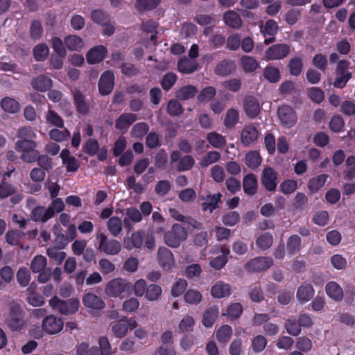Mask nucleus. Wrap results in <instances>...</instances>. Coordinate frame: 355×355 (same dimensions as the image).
I'll return each mask as SVG.
<instances>
[{
  "mask_svg": "<svg viewBox=\"0 0 355 355\" xmlns=\"http://www.w3.org/2000/svg\"><path fill=\"white\" fill-rule=\"evenodd\" d=\"M63 327L64 322L62 318L49 315L43 319L42 329L40 327H33L29 333L35 338H40L43 336L44 331L50 335L57 334L62 330Z\"/></svg>",
  "mask_w": 355,
  "mask_h": 355,
  "instance_id": "f257e3e1",
  "label": "nucleus"
},
{
  "mask_svg": "<svg viewBox=\"0 0 355 355\" xmlns=\"http://www.w3.org/2000/svg\"><path fill=\"white\" fill-rule=\"evenodd\" d=\"M132 288V284L128 279L123 278H114L105 286V293L110 297L123 298L129 295Z\"/></svg>",
  "mask_w": 355,
  "mask_h": 355,
  "instance_id": "f03ea898",
  "label": "nucleus"
},
{
  "mask_svg": "<svg viewBox=\"0 0 355 355\" xmlns=\"http://www.w3.org/2000/svg\"><path fill=\"white\" fill-rule=\"evenodd\" d=\"M36 148L37 143L35 141L18 140L15 144L16 150L21 153V159L28 163L37 160L39 152Z\"/></svg>",
  "mask_w": 355,
  "mask_h": 355,
  "instance_id": "7ed1b4c3",
  "label": "nucleus"
},
{
  "mask_svg": "<svg viewBox=\"0 0 355 355\" xmlns=\"http://www.w3.org/2000/svg\"><path fill=\"white\" fill-rule=\"evenodd\" d=\"M186 230L179 224H174L164 235L165 243L171 248H178L187 239Z\"/></svg>",
  "mask_w": 355,
  "mask_h": 355,
  "instance_id": "20e7f679",
  "label": "nucleus"
},
{
  "mask_svg": "<svg viewBox=\"0 0 355 355\" xmlns=\"http://www.w3.org/2000/svg\"><path fill=\"white\" fill-rule=\"evenodd\" d=\"M6 323L12 331H19L25 327L24 312L20 304L17 303L11 304Z\"/></svg>",
  "mask_w": 355,
  "mask_h": 355,
  "instance_id": "39448f33",
  "label": "nucleus"
},
{
  "mask_svg": "<svg viewBox=\"0 0 355 355\" xmlns=\"http://www.w3.org/2000/svg\"><path fill=\"white\" fill-rule=\"evenodd\" d=\"M50 306L62 314H73L78 311L79 301L76 298L61 300L55 296L49 301Z\"/></svg>",
  "mask_w": 355,
  "mask_h": 355,
  "instance_id": "423d86ee",
  "label": "nucleus"
},
{
  "mask_svg": "<svg viewBox=\"0 0 355 355\" xmlns=\"http://www.w3.org/2000/svg\"><path fill=\"white\" fill-rule=\"evenodd\" d=\"M349 62L345 60L338 62L336 69V78L333 83L334 87L344 88L347 82L352 78V73L349 71Z\"/></svg>",
  "mask_w": 355,
  "mask_h": 355,
  "instance_id": "0eeeda50",
  "label": "nucleus"
},
{
  "mask_svg": "<svg viewBox=\"0 0 355 355\" xmlns=\"http://www.w3.org/2000/svg\"><path fill=\"white\" fill-rule=\"evenodd\" d=\"M278 119L286 128L293 127L297 121V116L293 108L288 105H282L277 111Z\"/></svg>",
  "mask_w": 355,
  "mask_h": 355,
  "instance_id": "6e6552de",
  "label": "nucleus"
},
{
  "mask_svg": "<svg viewBox=\"0 0 355 355\" xmlns=\"http://www.w3.org/2000/svg\"><path fill=\"white\" fill-rule=\"evenodd\" d=\"M99 239L98 249L108 255H116L121 250V244L115 239H108L107 236L101 233L97 234Z\"/></svg>",
  "mask_w": 355,
  "mask_h": 355,
  "instance_id": "1a4fd4ad",
  "label": "nucleus"
},
{
  "mask_svg": "<svg viewBox=\"0 0 355 355\" xmlns=\"http://www.w3.org/2000/svg\"><path fill=\"white\" fill-rule=\"evenodd\" d=\"M137 322L132 318H124L114 323L111 327V335L121 338L125 337L129 330L136 328Z\"/></svg>",
  "mask_w": 355,
  "mask_h": 355,
  "instance_id": "9d476101",
  "label": "nucleus"
},
{
  "mask_svg": "<svg viewBox=\"0 0 355 355\" xmlns=\"http://www.w3.org/2000/svg\"><path fill=\"white\" fill-rule=\"evenodd\" d=\"M273 264L271 257H257L246 263L245 268L248 272H260L268 270Z\"/></svg>",
  "mask_w": 355,
  "mask_h": 355,
  "instance_id": "9b49d317",
  "label": "nucleus"
},
{
  "mask_svg": "<svg viewBox=\"0 0 355 355\" xmlns=\"http://www.w3.org/2000/svg\"><path fill=\"white\" fill-rule=\"evenodd\" d=\"M291 51V47L286 44H277L269 47L265 52L266 60H281L286 57Z\"/></svg>",
  "mask_w": 355,
  "mask_h": 355,
  "instance_id": "f8f14e48",
  "label": "nucleus"
},
{
  "mask_svg": "<svg viewBox=\"0 0 355 355\" xmlns=\"http://www.w3.org/2000/svg\"><path fill=\"white\" fill-rule=\"evenodd\" d=\"M157 260L160 266L165 270H171L176 266L173 253L165 247L159 248Z\"/></svg>",
  "mask_w": 355,
  "mask_h": 355,
  "instance_id": "ddd939ff",
  "label": "nucleus"
},
{
  "mask_svg": "<svg viewBox=\"0 0 355 355\" xmlns=\"http://www.w3.org/2000/svg\"><path fill=\"white\" fill-rule=\"evenodd\" d=\"M229 252V250L225 247H218L214 249L211 253L216 255V257L210 259V266L216 270H220L223 268L227 261V256Z\"/></svg>",
  "mask_w": 355,
  "mask_h": 355,
  "instance_id": "4468645a",
  "label": "nucleus"
},
{
  "mask_svg": "<svg viewBox=\"0 0 355 355\" xmlns=\"http://www.w3.org/2000/svg\"><path fill=\"white\" fill-rule=\"evenodd\" d=\"M114 76L110 71L104 72L98 82L99 92L102 95H107L110 94L114 88Z\"/></svg>",
  "mask_w": 355,
  "mask_h": 355,
  "instance_id": "2eb2a0df",
  "label": "nucleus"
},
{
  "mask_svg": "<svg viewBox=\"0 0 355 355\" xmlns=\"http://www.w3.org/2000/svg\"><path fill=\"white\" fill-rule=\"evenodd\" d=\"M277 175L271 167L263 168L261 180L263 185L268 191H274L277 187Z\"/></svg>",
  "mask_w": 355,
  "mask_h": 355,
  "instance_id": "dca6fc26",
  "label": "nucleus"
},
{
  "mask_svg": "<svg viewBox=\"0 0 355 355\" xmlns=\"http://www.w3.org/2000/svg\"><path fill=\"white\" fill-rule=\"evenodd\" d=\"M107 49L103 45H98L92 48L87 53L86 58L91 64L99 63L105 57Z\"/></svg>",
  "mask_w": 355,
  "mask_h": 355,
  "instance_id": "f3484780",
  "label": "nucleus"
},
{
  "mask_svg": "<svg viewBox=\"0 0 355 355\" xmlns=\"http://www.w3.org/2000/svg\"><path fill=\"white\" fill-rule=\"evenodd\" d=\"M60 157L67 172H75L78 171L80 167L79 162L71 155L68 149H63L60 153Z\"/></svg>",
  "mask_w": 355,
  "mask_h": 355,
  "instance_id": "a211bd4d",
  "label": "nucleus"
},
{
  "mask_svg": "<svg viewBox=\"0 0 355 355\" xmlns=\"http://www.w3.org/2000/svg\"><path fill=\"white\" fill-rule=\"evenodd\" d=\"M258 136L259 132L255 126L246 125L241 132V141L243 145L249 146L257 139Z\"/></svg>",
  "mask_w": 355,
  "mask_h": 355,
  "instance_id": "6ab92c4d",
  "label": "nucleus"
},
{
  "mask_svg": "<svg viewBox=\"0 0 355 355\" xmlns=\"http://www.w3.org/2000/svg\"><path fill=\"white\" fill-rule=\"evenodd\" d=\"M315 291L310 284H302L297 291L296 297L300 304H304L313 297Z\"/></svg>",
  "mask_w": 355,
  "mask_h": 355,
  "instance_id": "aec40b11",
  "label": "nucleus"
},
{
  "mask_svg": "<svg viewBox=\"0 0 355 355\" xmlns=\"http://www.w3.org/2000/svg\"><path fill=\"white\" fill-rule=\"evenodd\" d=\"M231 294V286L222 281L216 282L211 288V295L214 298L227 297Z\"/></svg>",
  "mask_w": 355,
  "mask_h": 355,
  "instance_id": "412c9836",
  "label": "nucleus"
},
{
  "mask_svg": "<svg viewBox=\"0 0 355 355\" xmlns=\"http://www.w3.org/2000/svg\"><path fill=\"white\" fill-rule=\"evenodd\" d=\"M260 31L264 37L267 35L271 36L269 38H266L264 40V43L266 44H269L275 41L274 35L277 33L278 26L277 23L272 19H270L266 21L265 26L262 24L259 26Z\"/></svg>",
  "mask_w": 355,
  "mask_h": 355,
  "instance_id": "4be33fe9",
  "label": "nucleus"
},
{
  "mask_svg": "<svg viewBox=\"0 0 355 355\" xmlns=\"http://www.w3.org/2000/svg\"><path fill=\"white\" fill-rule=\"evenodd\" d=\"M137 119V116L135 114L123 113L116 119L115 127L119 130L125 132Z\"/></svg>",
  "mask_w": 355,
  "mask_h": 355,
  "instance_id": "5701e85b",
  "label": "nucleus"
},
{
  "mask_svg": "<svg viewBox=\"0 0 355 355\" xmlns=\"http://www.w3.org/2000/svg\"><path fill=\"white\" fill-rule=\"evenodd\" d=\"M31 218L34 221L45 223L53 218V216L49 207L38 206L32 210Z\"/></svg>",
  "mask_w": 355,
  "mask_h": 355,
  "instance_id": "b1692460",
  "label": "nucleus"
},
{
  "mask_svg": "<svg viewBox=\"0 0 355 355\" xmlns=\"http://www.w3.org/2000/svg\"><path fill=\"white\" fill-rule=\"evenodd\" d=\"M244 110L249 117L253 119L260 112L261 105L255 98L248 96L244 103Z\"/></svg>",
  "mask_w": 355,
  "mask_h": 355,
  "instance_id": "393cba45",
  "label": "nucleus"
},
{
  "mask_svg": "<svg viewBox=\"0 0 355 355\" xmlns=\"http://www.w3.org/2000/svg\"><path fill=\"white\" fill-rule=\"evenodd\" d=\"M83 303L85 306L92 309H102L105 306L103 300L94 293H87L83 298Z\"/></svg>",
  "mask_w": 355,
  "mask_h": 355,
  "instance_id": "a878e982",
  "label": "nucleus"
},
{
  "mask_svg": "<svg viewBox=\"0 0 355 355\" xmlns=\"http://www.w3.org/2000/svg\"><path fill=\"white\" fill-rule=\"evenodd\" d=\"M65 227H67L66 234H60L55 239V241L60 244L61 248H64L69 241L74 240L77 236L75 225L70 224Z\"/></svg>",
  "mask_w": 355,
  "mask_h": 355,
  "instance_id": "bb28decb",
  "label": "nucleus"
},
{
  "mask_svg": "<svg viewBox=\"0 0 355 355\" xmlns=\"http://www.w3.org/2000/svg\"><path fill=\"white\" fill-rule=\"evenodd\" d=\"M243 191L246 194L250 196L254 195L257 193L258 188L257 177L252 173L246 175L243 180Z\"/></svg>",
  "mask_w": 355,
  "mask_h": 355,
  "instance_id": "cd10ccee",
  "label": "nucleus"
},
{
  "mask_svg": "<svg viewBox=\"0 0 355 355\" xmlns=\"http://www.w3.org/2000/svg\"><path fill=\"white\" fill-rule=\"evenodd\" d=\"M143 244V235L140 232H133L130 237H125L123 239L125 248L130 250L135 248H139Z\"/></svg>",
  "mask_w": 355,
  "mask_h": 355,
  "instance_id": "c85d7f7f",
  "label": "nucleus"
},
{
  "mask_svg": "<svg viewBox=\"0 0 355 355\" xmlns=\"http://www.w3.org/2000/svg\"><path fill=\"white\" fill-rule=\"evenodd\" d=\"M327 295L335 301H340L343 297V288L335 282H329L325 287Z\"/></svg>",
  "mask_w": 355,
  "mask_h": 355,
  "instance_id": "c756f323",
  "label": "nucleus"
},
{
  "mask_svg": "<svg viewBox=\"0 0 355 355\" xmlns=\"http://www.w3.org/2000/svg\"><path fill=\"white\" fill-rule=\"evenodd\" d=\"M198 68V64L196 61L185 57L181 58L178 62V69L183 73H191L196 71Z\"/></svg>",
  "mask_w": 355,
  "mask_h": 355,
  "instance_id": "7c9ffc66",
  "label": "nucleus"
},
{
  "mask_svg": "<svg viewBox=\"0 0 355 355\" xmlns=\"http://www.w3.org/2000/svg\"><path fill=\"white\" fill-rule=\"evenodd\" d=\"M222 195L220 193L209 195L202 203V209L204 211L211 213L218 207V204L220 202Z\"/></svg>",
  "mask_w": 355,
  "mask_h": 355,
  "instance_id": "2f4dec72",
  "label": "nucleus"
},
{
  "mask_svg": "<svg viewBox=\"0 0 355 355\" xmlns=\"http://www.w3.org/2000/svg\"><path fill=\"white\" fill-rule=\"evenodd\" d=\"M1 107L6 112L15 114L20 110V104L15 98L10 97L3 98L0 103Z\"/></svg>",
  "mask_w": 355,
  "mask_h": 355,
  "instance_id": "473e14b6",
  "label": "nucleus"
},
{
  "mask_svg": "<svg viewBox=\"0 0 355 355\" xmlns=\"http://www.w3.org/2000/svg\"><path fill=\"white\" fill-rule=\"evenodd\" d=\"M198 93V89L193 85H185L176 92V97L181 101H187L193 98Z\"/></svg>",
  "mask_w": 355,
  "mask_h": 355,
  "instance_id": "72a5a7b5",
  "label": "nucleus"
},
{
  "mask_svg": "<svg viewBox=\"0 0 355 355\" xmlns=\"http://www.w3.org/2000/svg\"><path fill=\"white\" fill-rule=\"evenodd\" d=\"M328 175L326 174H320L316 175L309 180L307 187L311 193H315L320 189L325 184Z\"/></svg>",
  "mask_w": 355,
  "mask_h": 355,
  "instance_id": "f704fd0d",
  "label": "nucleus"
},
{
  "mask_svg": "<svg viewBox=\"0 0 355 355\" xmlns=\"http://www.w3.org/2000/svg\"><path fill=\"white\" fill-rule=\"evenodd\" d=\"M225 24L234 28H239L242 26V20L239 15L234 10H228L223 15Z\"/></svg>",
  "mask_w": 355,
  "mask_h": 355,
  "instance_id": "c9c22d12",
  "label": "nucleus"
},
{
  "mask_svg": "<svg viewBox=\"0 0 355 355\" xmlns=\"http://www.w3.org/2000/svg\"><path fill=\"white\" fill-rule=\"evenodd\" d=\"M219 314L218 309L216 306H211L207 309L203 313L202 322L206 327H211L215 322Z\"/></svg>",
  "mask_w": 355,
  "mask_h": 355,
  "instance_id": "e433bc0d",
  "label": "nucleus"
},
{
  "mask_svg": "<svg viewBox=\"0 0 355 355\" xmlns=\"http://www.w3.org/2000/svg\"><path fill=\"white\" fill-rule=\"evenodd\" d=\"M64 44L71 51H80L85 46L83 39L75 35L67 36L64 39Z\"/></svg>",
  "mask_w": 355,
  "mask_h": 355,
  "instance_id": "4c0bfd02",
  "label": "nucleus"
},
{
  "mask_svg": "<svg viewBox=\"0 0 355 355\" xmlns=\"http://www.w3.org/2000/svg\"><path fill=\"white\" fill-rule=\"evenodd\" d=\"M207 140L214 148H222L226 144V139L216 132H210L207 135Z\"/></svg>",
  "mask_w": 355,
  "mask_h": 355,
  "instance_id": "58836bf2",
  "label": "nucleus"
},
{
  "mask_svg": "<svg viewBox=\"0 0 355 355\" xmlns=\"http://www.w3.org/2000/svg\"><path fill=\"white\" fill-rule=\"evenodd\" d=\"M33 87L40 92H44L52 86L51 80L46 76H38L32 81Z\"/></svg>",
  "mask_w": 355,
  "mask_h": 355,
  "instance_id": "ea45409f",
  "label": "nucleus"
},
{
  "mask_svg": "<svg viewBox=\"0 0 355 355\" xmlns=\"http://www.w3.org/2000/svg\"><path fill=\"white\" fill-rule=\"evenodd\" d=\"M239 114L234 108L228 109L225 113L224 125L227 128H232L239 122Z\"/></svg>",
  "mask_w": 355,
  "mask_h": 355,
  "instance_id": "a19ab883",
  "label": "nucleus"
},
{
  "mask_svg": "<svg viewBox=\"0 0 355 355\" xmlns=\"http://www.w3.org/2000/svg\"><path fill=\"white\" fill-rule=\"evenodd\" d=\"M234 69L235 64L233 61L223 60L217 64L215 73L220 76H226L231 73Z\"/></svg>",
  "mask_w": 355,
  "mask_h": 355,
  "instance_id": "79ce46f5",
  "label": "nucleus"
},
{
  "mask_svg": "<svg viewBox=\"0 0 355 355\" xmlns=\"http://www.w3.org/2000/svg\"><path fill=\"white\" fill-rule=\"evenodd\" d=\"M273 243V237L270 233L264 232L257 236L256 245L261 250H265L268 249Z\"/></svg>",
  "mask_w": 355,
  "mask_h": 355,
  "instance_id": "37998d69",
  "label": "nucleus"
},
{
  "mask_svg": "<svg viewBox=\"0 0 355 355\" xmlns=\"http://www.w3.org/2000/svg\"><path fill=\"white\" fill-rule=\"evenodd\" d=\"M232 334V327L227 324L221 326L216 332V338L220 343L229 341Z\"/></svg>",
  "mask_w": 355,
  "mask_h": 355,
  "instance_id": "c03bdc74",
  "label": "nucleus"
},
{
  "mask_svg": "<svg viewBox=\"0 0 355 355\" xmlns=\"http://www.w3.org/2000/svg\"><path fill=\"white\" fill-rule=\"evenodd\" d=\"M245 164L252 169L259 167L261 163V159L257 151H250L245 155Z\"/></svg>",
  "mask_w": 355,
  "mask_h": 355,
  "instance_id": "a18cd8bd",
  "label": "nucleus"
},
{
  "mask_svg": "<svg viewBox=\"0 0 355 355\" xmlns=\"http://www.w3.org/2000/svg\"><path fill=\"white\" fill-rule=\"evenodd\" d=\"M185 302L190 304H198L202 300V293L196 289H189L184 295Z\"/></svg>",
  "mask_w": 355,
  "mask_h": 355,
  "instance_id": "49530a36",
  "label": "nucleus"
},
{
  "mask_svg": "<svg viewBox=\"0 0 355 355\" xmlns=\"http://www.w3.org/2000/svg\"><path fill=\"white\" fill-rule=\"evenodd\" d=\"M241 62L242 68L245 72L254 71L259 67L258 62L252 56L244 55L241 57Z\"/></svg>",
  "mask_w": 355,
  "mask_h": 355,
  "instance_id": "de8ad7c7",
  "label": "nucleus"
},
{
  "mask_svg": "<svg viewBox=\"0 0 355 355\" xmlns=\"http://www.w3.org/2000/svg\"><path fill=\"white\" fill-rule=\"evenodd\" d=\"M301 239L299 236L295 234L291 236L286 243V250L289 254H295L301 248Z\"/></svg>",
  "mask_w": 355,
  "mask_h": 355,
  "instance_id": "09e8293b",
  "label": "nucleus"
},
{
  "mask_svg": "<svg viewBox=\"0 0 355 355\" xmlns=\"http://www.w3.org/2000/svg\"><path fill=\"white\" fill-rule=\"evenodd\" d=\"M107 228L111 234L117 236L122 230V223L116 216L111 217L107 221Z\"/></svg>",
  "mask_w": 355,
  "mask_h": 355,
  "instance_id": "8fccbe9b",
  "label": "nucleus"
},
{
  "mask_svg": "<svg viewBox=\"0 0 355 355\" xmlns=\"http://www.w3.org/2000/svg\"><path fill=\"white\" fill-rule=\"evenodd\" d=\"M288 67L289 68L291 74L295 76H297L301 73L302 71V60L299 57L292 58L289 61Z\"/></svg>",
  "mask_w": 355,
  "mask_h": 355,
  "instance_id": "3c124183",
  "label": "nucleus"
},
{
  "mask_svg": "<svg viewBox=\"0 0 355 355\" xmlns=\"http://www.w3.org/2000/svg\"><path fill=\"white\" fill-rule=\"evenodd\" d=\"M47 264V260L42 255L35 256L31 261V268L35 273L40 272L45 269Z\"/></svg>",
  "mask_w": 355,
  "mask_h": 355,
  "instance_id": "603ef678",
  "label": "nucleus"
},
{
  "mask_svg": "<svg viewBox=\"0 0 355 355\" xmlns=\"http://www.w3.org/2000/svg\"><path fill=\"white\" fill-rule=\"evenodd\" d=\"M263 77L270 83H277L280 79L279 70L274 67L268 66L263 70Z\"/></svg>",
  "mask_w": 355,
  "mask_h": 355,
  "instance_id": "864d4df0",
  "label": "nucleus"
},
{
  "mask_svg": "<svg viewBox=\"0 0 355 355\" xmlns=\"http://www.w3.org/2000/svg\"><path fill=\"white\" fill-rule=\"evenodd\" d=\"M220 154L218 151H209L202 156L200 164L207 167L219 160Z\"/></svg>",
  "mask_w": 355,
  "mask_h": 355,
  "instance_id": "5fc2aeb1",
  "label": "nucleus"
},
{
  "mask_svg": "<svg viewBox=\"0 0 355 355\" xmlns=\"http://www.w3.org/2000/svg\"><path fill=\"white\" fill-rule=\"evenodd\" d=\"M91 18L94 22L101 26L110 22L109 15L101 10H94L91 12Z\"/></svg>",
  "mask_w": 355,
  "mask_h": 355,
  "instance_id": "6e6d98bb",
  "label": "nucleus"
},
{
  "mask_svg": "<svg viewBox=\"0 0 355 355\" xmlns=\"http://www.w3.org/2000/svg\"><path fill=\"white\" fill-rule=\"evenodd\" d=\"M162 288L157 284H150L147 287L146 298L149 301L158 300L162 294Z\"/></svg>",
  "mask_w": 355,
  "mask_h": 355,
  "instance_id": "4d7b16f0",
  "label": "nucleus"
},
{
  "mask_svg": "<svg viewBox=\"0 0 355 355\" xmlns=\"http://www.w3.org/2000/svg\"><path fill=\"white\" fill-rule=\"evenodd\" d=\"M170 216L175 220L187 223L192 225L194 227H197L196 224L198 223L189 217L183 216L180 212L175 208H169Z\"/></svg>",
  "mask_w": 355,
  "mask_h": 355,
  "instance_id": "13d9d810",
  "label": "nucleus"
},
{
  "mask_svg": "<svg viewBox=\"0 0 355 355\" xmlns=\"http://www.w3.org/2000/svg\"><path fill=\"white\" fill-rule=\"evenodd\" d=\"M19 140L23 141H34L37 135L31 127H22L19 129L17 133Z\"/></svg>",
  "mask_w": 355,
  "mask_h": 355,
  "instance_id": "bf43d9fd",
  "label": "nucleus"
},
{
  "mask_svg": "<svg viewBox=\"0 0 355 355\" xmlns=\"http://www.w3.org/2000/svg\"><path fill=\"white\" fill-rule=\"evenodd\" d=\"M160 0H137L135 6L139 11H144L156 8Z\"/></svg>",
  "mask_w": 355,
  "mask_h": 355,
  "instance_id": "052dcab7",
  "label": "nucleus"
},
{
  "mask_svg": "<svg viewBox=\"0 0 355 355\" xmlns=\"http://www.w3.org/2000/svg\"><path fill=\"white\" fill-rule=\"evenodd\" d=\"M195 324V320L193 318L189 315H186L180 320L178 329L180 332H187L192 330Z\"/></svg>",
  "mask_w": 355,
  "mask_h": 355,
  "instance_id": "680f3d73",
  "label": "nucleus"
},
{
  "mask_svg": "<svg viewBox=\"0 0 355 355\" xmlns=\"http://www.w3.org/2000/svg\"><path fill=\"white\" fill-rule=\"evenodd\" d=\"M46 123L58 128H62L64 122L62 119L54 111L49 110L46 115Z\"/></svg>",
  "mask_w": 355,
  "mask_h": 355,
  "instance_id": "e2e57ef3",
  "label": "nucleus"
},
{
  "mask_svg": "<svg viewBox=\"0 0 355 355\" xmlns=\"http://www.w3.org/2000/svg\"><path fill=\"white\" fill-rule=\"evenodd\" d=\"M148 131V125L144 122L135 124L131 131L130 135L135 138H141L144 136Z\"/></svg>",
  "mask_w": 355,
  "mask_h": 355,
  "instance_id": "0e129e2a",
  "label": "nucleus"
},
{
  "mask_svg": "<svg viewBox=\"0 0 355 355\" xmlns=\"http://www.w3.org/2000/svg\"><path fill=\"white\" fill-rule=\"evenodd\" d=\"M17 280L21 286H26L31 280L29 270L26 268H20L17 272Z\"/></svg>",
  "mask_w": 355,
  "mask_h": 355,
  "instance_id": "69168bd1",
  "label": "nucleus"
},
{
  "mask_svg": "<svg viewBox=\"0 0 355 355\" xmlns=\"http://www.w3.org/2000/svg\"><path fill=\"white\" fill-rule=\"evenodd\" d=\"M33 54L37 60H44L49 55V48L44 44H40L34 48Z\"/></svg>",
  "mask_w": 355,
  "mask_h": 355,
  "instance_id": "338daca9",
  "label": "nucleus"
},
{
  "mask_svg": "<svg viewBox=\"0 0 355 355\" xmlns=\"http://www.w3.org/2000/svg\"><path fill=\"white\" fill-rule=\"evenodd\" d=\"M243 312V307L240 303H233L230 305L223 315H227L231 318H238Z\"/></svg>",
  "mask_w": 355,
  "mask_h": 355,
  "instance_id": "774afa93",
  "label": "nucleus"
}]
</instances>
